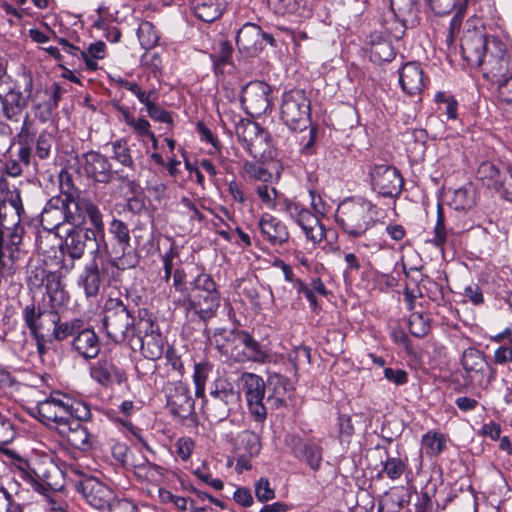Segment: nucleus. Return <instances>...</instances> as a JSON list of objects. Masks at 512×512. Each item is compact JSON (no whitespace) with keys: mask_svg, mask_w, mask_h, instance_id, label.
Listing matches in <instances>:
<instances>
[{"mask_svg":"<svg viewBox=\"0 0 512 512\" xmlns=\"http://www.w3.org/2000/svg\"><path fill=\"white\" fill-rule=\"evenodd\" d=\"M68 415L67 420L77 419L80 423L87 421L91 417L90 407L82 401H73L67 397Z\"/></svg>","mask_w":512,"mask_h":512,"instance_id":"obj_57","label":"nucleus"},{"mask_svg":"<svg viewBox=\"0 0 512 512\" xmlns=\"http://www.w3.org/2000/svg\"><path fill=\"white\" fill-rule=\"evenodd\" d=\"M232 357L238 362L267 363L271 360L267 347L260 344L250 333L244 330L240 333L238 348L236 352H232Z\"/></svg>","mask_w":512,"mask_h":512,"instance_id":"obj_24","label":"nucleus"},{"mask_svg":"<svg viewBox=\"0 0 512 512\" xmlns=\"http://www.w3.org/2000/svg\"><path fill=\"white\" fill-rule=\"evenodd\" d=\"M372 190L388 198L400 195L404 179L397 168L387 164H374L369 169Z\"/></svg>","mask_w":512,"mask_h":512,"instance_id":"obj_12","label":"nucleus"},{"mask_svg":"<svg viewBox=\"0 0 512 512\" xmlns=\"http://www.w3.org/2000/svg\"><path fill=\"white\" fill-rule=\"evenodd\" d=\"M503 170H499L496 165L491 162H482L477 170V177L489 188H493L499 180Z\"/></svg>","mask_w":512,"mask_h":512,"instance_id":"obj_52","label":"nucleus"},{"mask_svg":"<svg viewBox=\"0 0 512 512\" xmlns=\"http://www.w3.org/2000/svg\"><path fill=\"white\" fill-rule=\"evenodd\" d=\"M484 77L493 81L497 86L512 69L504 44L496 38L491 39L490 50L485 55L483 64L479 65Z\"/></svg>","mask_w":512,"mask_h":512,"instance_id":"obj_15","label":"nucleus"},{"mask_svg":"<svg viewBox=\"0 0 512 512\" xmlns=\"http://www.w3.org/2000/svg\"><path fill=\"white\" fill-rule=\"evenodd\" d=\"M190 8L195 16L203 22L217 20L223 11L220 0H189Z\"/></svg>","mask_w":512,"mask_h":512,"instance_id":"obj_36","label":"nucleus"},{"mask_svg":"<svg viewBox=\"0 0 512 512\" xmlns=\"http://www.w3.org/2000/svg\"><path fill=\"white\" fill-rule=\"evenodd\" d=\"M431 9L438 15L449 14L456 8L466 9L468 0H426Z\"/></svg>","mask_w":512,"mask_h":512,"instance_id":"obj_58","label":"nucleus"},{"mask_svg":"<svg viewBox=\"0 0 512 512\" xmlns=\"http://www.w3.org/2000/svg\"><path fill=\"white\" fill-rule=\"evenodd\" d=\"M54 271H48L42 266H35L27 270L26 283L30 290L44 286L46 279Z\"/></svg>","mask_w":512,"mask_h":512,"instance_id":"obj_59","label":"nucleus"},{"mask_svg":"<svg viewBox=\"0 0 512 512\" xmlns=\"http://www.w3.org/2000/svg\"><path fill=\"white\" fill-rule=\"evenodd\" d=\"M34 310L32 312L26 311V313H22L23 321L28 328L31 336L36 341V347L38 354L42 357L46 351V338L43 332L47 330L46 325L42 322L41 318L35 316Z\"/></svg>","mask_w":512,"mask_h":512,"instance_id":"obj_37","label":"nucleus"},{"mask_svg":"<svg viewBox=\"0 0 512 512\" xmlns=\"http://www.w3.org/2000/svg\"><path fill=\"white\" fill-rule=\"evenodd\" d=\"M82 167L87 178L101 184L110 183L118 174L112 170L109 158L94 150L82 155Z\"/></svg>","mask_w":512,"mask_h":512,"instance_id":"obj_23","label":"nucleus"},{"mask_svg":"<svg viewBox=\"0 0 512 512\" xmlns=\"http://www.w3.org/2000/svg\"><path fill=\"white\" fill-rule=\"evenodd\" d=\"M449 206L455 211H469L476 204V191L471 184L453 191Z\"/></svg>","mask_w":512,"mask_h":512,"instance_id":"obj_40","label":"nucleus"},{"mask_svg":"<svg viewBox=\"0 0 512 512\" xmlns=\"http://www.w3.org/2000/svg\"><path fill=\"white\" fill-rule=\"evenodd\" d=\"M243 148L253 157L257 156L256 146L264 139V131L260 125L246 118H239L235 131Z\"/></svg>","mask_w":512,"mask_h":512,"instance_id":"obj_28","label":"nucleus"},{"mask_svg":"<svg viewBox=\"0 0 512 512\" xmlns=\"http://www.w3.org/2000/svg\"><path fill=\"white\" fill-rule=\"evenodd\" d=\"M163 392L166 397V406L174 416L187 419L194 412V399L189 386L182 381L168 382Z\"/></svg>","mask_w":512,"mask_h":512,"instance_id":"obj_16","label":"nucleus"},{"mask_svg":"<svg viewBox=\"0 0 512 512\" xmlns=\"http://www.w3.org/2000/svg\"><path fill=\"white\" fill-rule=\"evenodd\" d=\"M1 200L5 201V206L9 205L12 209L11 212L19 217V219L22 221L23 217L25 216V209L21 196V190L17 187L8 189L5 197Z\"/></svg>","mask_w":512,"mask_h":512,"instance_id":"obj_56","label":"nucleus"},{"mask_svg":"<svg viewBox=\"0 0 512 512\" xmlns=\"http://www.w3.org/2000/svg\"><path fill=\"white\" fill-rule=\"evenodd\" d=\"M447 446V440L443 433L429 430L422 435L420 441V451L428 458L439 456Z\"/></svg>","mask_w":512,"mask_h":512,"instance_id":"obj_38","label":"nucleus"},{"mask_svg":"<svg viewBox=\"0 0 512 512\" xmlns=\"http://www.w3.org/2000/svg\"><path fill=\"white\" fill-rule=\"evenodd\" d=\"M371 57L377 61H391L395 56V50L389 40L382 36H375L371 40Z\"/></svg>","mask_w":512,"mask_h":512,"instance_id":"obj_47","label":"nucleus"},{"mask_svg":"<svg viewBox=\"0 0 512 512\" xmlns=\"http://www.w3.org/2000/svg\"><path fill=\"white\" fill-rule=\"evenodd\" d=\"M232 52L233 48L229 42L220 43L219 50L211 55L216 73L222 72L226 65L232 64Z\"/></svg>","mask_w":512,"mask_h":512,"instance_id":"obj_55","label":"nucleus"},{"mask_svg":"<svg viewBox=\"0 0 512 512\" xmlns=\"http://www.w3.org/2000/svg\"><path fill=\"white\" fill-rule=\"evenodd\" d=\"M461 364L466 378L481 389H487L495 379V369L487 362L485 354L476 348L464 350Z\"/></svg>","mask_w":512,"mask_h":512,"instance_id":"obj_8","label":"nucleus"},{"mask_svg":"<svg viewBox=\"0 0 512 512\" xmlns=\"http://www.w3.org/2000/svg\"><path fill=\"white\" fill-rule=\"evenodd\" d=\"M72 350L85 359L97 357L100 351V343L97 334L93 329L86 327L73 338L71 343Z\"/></svg>","mask_w":512,"mask_h":512,"instance_id":"obj_34","label":"nucleus"},{"mask_svg":"<svg viewBox=\"0 0 512 512\" xmlns=\"http://www.w3.org/2000/svg\"><path fill=\"white\" fill-rule=\"evenodd\" d=\"M92 255V260L83 267L77 279V285L83 290L86 298H95L99 294L108 267L111 266L107 261L98 263L99 256Z\"/></svg>","mask_w":512,"mask_h":512,"instance_id":"obj_22","label":"nucleus"},{"mask_svg":"<svg viewBox=\"0 0 512 512\" xmlns=\"http://www.w3.org/2000/svg\"><path fill=\"white\" fill-rule=\"evenodd\" d=\"M103 232H97V228H84L73 226L66 230L65 239L62 244V252L72 260H79L83 257L88 242L96 246L97 237H102Z\"/></svg>","mask_w":512,"mask_h":512,"instance_id":"obj_21","label":"nucleus"},{"mask_svg":"<svg viewBox=\"0 0 512 512\" xmlns=\"http://www.w3.org/2000/svg\"><path fill=\"white\" fill-rule=\"evenodd\" d=\"M90 376L102 386L113 383L121 384L126 380L124 370L119 368L111 359L101 358L90 367Z\"/></svg>","mask_w":512,"mask_h":512,"instance_id":"obj_27","label":"nucleus"},{"mask_svg":"<svg viewBox=\"0 0 512 512\" xmlns=\"http://www.w3.org/2000/svg\"><path fill=\"white\" fill-rule=\"evenodd\" d=\"M452 228H446V219L444 214V208L441 203L437 204V215L436 222L433 229V237L427 240V243L432 244L436 248L444 251L445 245L448 242V237L450 232H452Z\"/></svg>","mask_w":512,"mask_h":512,"instance_id":"obj_41","label":"nucleus"},{"mask_svg":"<svg viewBox=\"0 0 512 512\" xmlns=\"http://www.w3.org/2000/svg\"><path fill=\"white\" fill-rule=\"evenodd\" d=\"M288 380L281 376L271 377L269 386H273V392L268 395L266 402L274 408H279L285 404V395L287 393Z\"/></svg>","mask_w":512,"mask_h":512,"instance_id":"obj_46","label":"nucleus"},{"mask_svg":"<svg viewBox=\"0 0 512 512\" xmlns=\"http://www.w3.org/2000/svg\"><path fill=\"white\" fill-rule=\"evenodd\" d=\"M102 325L106 335L118 344H129L138 330L135 318L119 298L109 297L104 304Z\"/></svg>","mask_w":512,"mask_h":512,"instance_id":"obj_3","label":"nucleus"},{"mask_svg":"<svg viewBox=\"0 0 512 512\" xmlns=\"http://www.w3.org/2000/svg\"><path fill=\"white\" fill-rule=\"evenodd\" d=\"M41 319L46 325L47 331L52 328V337L57 341H63L70 336L74 338L85 325V321L79 317L61 321L59 311H44Z\"/></svg>","mask_w":512,"mask_h":512,"instance_id":"obj_25","label":"nucleus"},{"mask_svg":"<svg viewBox=\"0 0 512 512\" xmlns=\"http://www.w3.org/2000/svg\"><path fill=\"white\" fill-rule=\"evenodd\" d=\"M111 158L121 164L123 167L131 170L135 169V161L132 156L131 148L125 138L117 139L110 143Z\"/></svg>","mask_w":512,"mask_h":512,"instance_id":"obj_44","label":"nucleus"},{"mask_svg":"<svg viewBox=\"0 0 512 512\" xmlns=\"http://www.w3.org/2000/svg\"><path fill=\"white\" fill-rule=\"evenodd\" d=\"M210 397L223 403L234 413L241 408V393L226 377H217L210 388Z\"/></svg>","mask_w":512,"mask_h":512,"instance_id":"obj_26","label":"nucleus"},{"mask_svg":"<svg viewBox=\"0 0 512 512\" xmlns=\"http://www.w3.org/2000/svg\"><path fill=\"white\" fill-rule=\"evenodd\" d=\"M163 469L149 462L148 460H144L141 463L134 465V474L143 480H147L150 482L157 481L159 478L163 476Z\"/></svg>","mask_w":512,"mask_h":512,"instance_id":"obj_53","label":"nucleus"},{"mask_svg":"<svg viewBox=\"0 0 512 512\" xmlns=\"http://www.w3.org/2000/svg\"><path fill=\"white\" fill-rule=\"evenodd\" d=\"M236 45L250 56L258 54L264 48L261 28L253 23L244 24L236 35Z\"/></svg>","mask_w":512,"mask_h":512,"instance_id":"obj_32","label":"nucleus"},{"mask_svg":"<svg viewBox=\"0 0 512 512\" xmlns=\"http://www.w3.org/2000/svg\"><path fill=\"white\" fill-rule=\"evenodd\" d=\"M25 229L21 223L0 230V277L13 276L26 255Z\"/></svg>","mask_w":512,"mask_h":512,"instance_id":"obj_4","label":"nucleus"},{"mask_svg":"<svg viewBox=\"0 0 512 512\" xmlns=\"http://www.w3.org/2000/svg\"><path fill=\"white\" fill-rule=\"evenodd\" d=\"M212 371V364L209 362L196 363L194 366L193 381L195 384V395L198 398L205 396V384Z\"/></svg>","mask_w":512,"mask_h":512,"instance_id":"obj_51","label":"nucleus"},{"mask_svg":"<svg viewBox=\"0 0 512 512\" xmlns=\"http://www.w3.org/2000/svg\"><path fill=\"white\" fill-rule=\"evenodd\" d=\"M256 193L263 205L268 209H276L277 190L268 184L262 183L256 187Z\"/></svg>","mask_w":512,"mask_h":512,"instance_id":"obj_63","label":"nucleus"},{"mask_svg":"<svg viewBox=\"0 0 512 512\" xmlns=\"http://www.w3.org/2000/svg\"><path fill=\"white\" fill-rule=\"evenodd\" d=\"M258 226L263 238L272 245H282L289 239V231L285 223L271 214H263Z\"/></svg>","mask_w":512,"mask_h":512,"instance_id":"obj_31","label":"nucleus"},{"mask_svg":"<svg viewBox=\"0 0 512 512\" xmlns=\"http://www.w3.org/2000/svg\"><path fill=\"white\" fill-rule=\"evenodd\" d=\"M408 324L410 333L418 338L424 337L430 329L428 319L421 313H412Z\"/></svg>","mask_w":512,"mask_h":512,"instance_id":"obj_61","label":"nucleus"},{"mask_svg":"<svg viewBox=\"0 0 512 512\" xmlns=\"http://www.w3.org/2000/svg\"><path fill=\"white\" fill-rule=\"evenodd\" d=\"M281 120L293 131L305 129L310 121V100L301 89H292L282 96Z\"/></svg>","mask_w":512,"mask_h":512,"instance_id":"obj_6","label":"nucleus"},{"mask_svg":"<svg viewBox=\"0 0 512 512\" xmlns=\"http://www.w3.org/2000/svg\"><path fill=\"white\" fill-rule=\"evenodd\" d=\"M75 489L93 508L104 511L113 501L114 491L95 477H86L75 483Z\"/></svg>","mask_w":512,"mask_h":512,"instance_id":"obj_19","label":"nucleus"},{"mask_svg":"<svg viewBox=\"0 0 512 512\" xmlns=\"http://www.w3.org/2000/svg\"><path fill=\"white\" fill-rule=\"evenodd\" d=\"M63 201L69 224L81 226L88 219L91 227L97 228V232L102 233L103 215L91 200L81 197L79 194L74 198L63 199Z\"/></svg>","mask_w":512,"mask_h":512,"instance_id":"obj_13","label":"nucleus"},{"mask_svg":"<svg viewBox=\"0 0 512 512\" xmlns=\"http://www.w3.org/2000/svg\"><path fill=\"white\" fill-rule=\"evenodd\" d=\"M499 195L508 200H512V171L504 169L501 177L493 187Z\"/></svg>","mask_w":512,"mask_h":512,"instance_id":"obj_64","label":"nucleus"},{"mask_svg":"<svg viewBox=\"0 0 512 512\" xmlns=\"http://www.w3.org/2000/svg\"><path fill=\"white\" fill-rule=\"evenodd\" d=\"M40 223L44 230L48 232H52L62 224L68 223L63 197L55 196L49 199L41 213Z\"/></svg>","mask_w":512,"mask_h":512,"instance_id":"obj_30","label":"nucleus"},{"mask_svg":"<svg viewBox=\"0 0 512 512\" xmlns=\"http://www.w3.org/2000/svg\"><path fill=\"white\" fill-rule=\"evenodd\" d=\"M204 412L207 419L211 423H219L226 420L230 414L234 413L227 408L223 403L217 401L213 397L207 399L204 403Z\"/></svg>","mask_w":512,"mask_h":512,"instance_id":"obj_48","label":"nucleus"},{"mask_svg":"<svg viewBox=\"0 0 512 512\" xmlns=\"http://www.w3.org/2000/svg\"><path fill=\"white\" fill-rule=\"evenodd\" d=\"M45 294L41 302H32L27 304L23 309L22 313L32 312L34 310L35 316L41 318L45 312L59 311L69 302V293L65 289V285L62 282L61 275L58 272H53L46 279Z\"/></svg>","mask_w":512,"mask_h":512,"instance_id":"obj_7","label":"nucleus"},{"mask_svg":"<svg viewBox=\"0 0 512 512\" xmlns=\"http://www.w3.org/2000/svg\"><path fill=\"white\" fill-rule=\"evenodd\" d=\"M120 86L130 91L138 99V101L141 104H143L146 108L154 100H158V92L155 88L145 91L137 82L127 80H121Z\"/></svg>","mask_w":512,"mask_h":512,"instance_id":"obj_49","label":"nucleus"},{"mask_svg":"<svg viewBox=\"0 0 512 512\" xmlns=\"http://www.w3.org/2000/svg\"><path fill=\"white\" fill-rule=\"evenodd\" d=\"M269 9L281 16H304L305 7L301 0H267Z\"/></svg>","mask_w":512,"mask_h":512,"instance_id":"obj_45","label":"nucleus"},{"mask_svg":"<svg viewBox=\"0 0 512 512\" xmlns=\"http://www.w3.org/2000/svg\"><path fill=\"white\" fill-rule=\"evenodd\" d=\"M242 330L219 328L216 329L212 336V343L216 348L232 357V352H236L238 348V338Z\"/></svg>","mask_w":512,"mask_h":512,"instance_id":"obj_39","label":"nucleus"},{"mask_svg":"<svg viewBox=\"0 0 512 512\" xmlns=\"http://www.w3.org/2000/svg\"><path fill=\"white\" fill-rule=\"evenodd\" d=\"M53 141V135L50 132L43 130L36 141L35 155L41 160L47 159L50 156Z\"/></svg>","mask_w":512,"mask_h":512,"instance_id":"obj_62","label":"nucleus"},{"mask_svg":"<svg viewBox=\"0 0 512 512\" xmlns=\"http://www.w3.org/2000/svg\"><path fill=\"white\" fill-rule=\"evenodd\" d=\"M383 472L391 480L399 479L406 469V462L398 457L387 456L386 460L382 462Z\"/></svg>","mask_w":512,"mask_h":512,"instance_id":"obj_60","label":"nucleus"},{"mask_svg":"<svg viewBox=\"0 0 512 512\" xmlns=\"http://www.w3.org/2000/svg\"><path fill=\"white\" fill-rule=\"evenodd\" d=\"M190 293L198 292H219L217 285L211 276V274L202 270L191 282H190Z\"/></svg>","mask_w":512,"mask_h":512,"instance_id":"obj_54","label":"nucleus"},{"mask_svg":"<svg viewBox=\"0 0 512 512\" xmlns=\"http://www.w3.org/2000/svg\"><path fill=\"white\" fill-rule=\"evenodd\" d=\"M66 90L59 84L53 83L51 86L35 91L38 107H46L48 109H56L59 101ZM36 103V101H34Z\"/></svg>","mask_w":512,"mask_h":512,"instance_id":"obj_42","label":"nucleus"},{"mask_svg":"<svg viewBox=\"0 0 512 512\" xmlns=\"http://www.w3.org/2000/svg\"><path fill=\"white\" fill-rule=\"evenodd\" d=\"M284 443L291 455L299 462L308 466L313 472L320 470L323 462V447L319 442L291 433L285 436Z\"/></svg>","mask_w":512,"mask_h":512,"instance_id":"obj_11","label":"nucleus"},{"mask_svg":"<svg viewBox=\"0 0 512 512\" xmlns=\"http://www.w3.org/2000/svg\"><path fill=\"white\" fill-rule=\"evenodd\" d=\"M68 415L67 396L60 392H53L50 397L39 401L33 409V416L41 422H53L58 430L60 424L65 423Z\"/></svg>","mask_w":512,"mask_h":512,"instance_id":"obj_18","label":"nucleus"},{"mask_svg":"<svg viewBox=\"0 0 512 512\" xmlns=\"http://www.w3.org/2000/svg\"><path fill=\"white\" fill-rule=\"evenodd\" d=\"M109 239H105V229L102 237H97L96 248L91 254L100 256L105 254L107 262L119 270H126L136 267L139 263V256L135 248L131 246L130 230L126 223L114 218L108 228Z\"/></svg>","mask_w":512,"mask_h":512,"instance_id":"obj_1","label":"nucleus"},{"mask_svg":"<svg viewBox=\"0 0 512 512\" xmlns=\"http://www.w3.org/2000/svg\"><path fill=\"white\" fill-rule=\"evenodd\" d=\"M177 305L186 311L187 317H198L202 321H207L215 316L220 306V293H189L179 299Z\"/></svg>","mask_w":512,"mask_h":512,"instance_id":"obj_14","label":"nucleus"},{"mask_svg":"<svg viewBox=\"0 0 512 512\" xmlns=\"http://www.w3.org/2000/svg\"><path fill=\"white\" fill-rule=\"evenodd\" d=\"M57 432L75 449L88 451L92 447L88 428L77 419L60 424Z\"/></svg>","mask_w":512,"mask_h":512,"instance_id":"obj_29","label":"nucleus"},{"mask_svg":"<svg viewBox=\"0 0 512 512\" xmlns=\"http://www.w3.org/2000/svg\"><path fill=\"white\" fill-rule=\"evenodd\" d=\"M275 210L293 220L301 228L306 240L312 242L313 245L323 240L325 231L320 219L302 204L278 196Z\"/></svg>","mask_w":512,"mask_h":512,"instance_id":"obj_5","label":"nucleus"},{"mask_svg":"<svg viewBox=\"0 0 512 512\" xmlns=\"http://www.w3.org/2000/svg\"><path fill=\"white\" fill-rule=\"evenodd\" d=\"M118 111L122 114L123 121L129 126L139 138L152 136L151 125L144 117H135L127 107L119 106Z\"/></svg>","mask_w":512,"mask_h":512,"instance_id":"obj_43","label":"nucleus"},{"mask_svg":"<svg viewBox=\"0 0 512 512\" xmlns=\"http://www.w3.org/2000/svg\"><path fill=\"white\" fill-rule=\"evenodd\" d=\"M241 383L250 415L256 422L263 423L268 414L265 405L266 385L263 378L254 373L244 372L241 375Z\"/></svg>","mask_w":512,"mask_h":512,"instance_id":"obj_10","label":"nucleus"},{"mask_svg":"<svg viewBox=\"0 0 512 512\" xmlns=\"http://www.w3.org/2000/svg\"><path fill=\"white\" fill-rule=\"evenodd\" d=\"M378 209L370 200L354 197L344 200L337 209L336 222L351 238H359L377 223Z\"/></svg>","mask_w":512,"mask_h":512,"instance_id":"obj_2","label":"nucleus"},{"mask_svg":"<svg viewBox=\"0 0 512 512\" xmlns=\"http://www.w3.org/2000/svg\"><path fill=\"white\" fill-rule=\"evenodd\" d=\"M128 346L134 351H141L147 359L158 360L164 352V339L157 325L149 320H141L138 323V330Z\"/></svg>","mask_w":512,"mask_h":512,"instance_id":"obj_9","label":"nucleus"},{"mask_svg":"<svg viewBox=\"0 0 512 512\" xmlns=\"http://www.w3.org/2000/svg\"><path fill=\"white\" fill-rule=\"evenodd\" d=\"M399 82L402 90L408 95L419 94L424 86V72L417 62H407L399 71Z\"/></svg>","mask_w":512,"mask_h":512,"instance_id":"obj_33","label":"nucleus"},{"mask_svg":"<svg viewBox=\"0 0 512 512\" xmlns=\"http://www.w3.org/2000/svg\"><path fill=\"white\" fill-rule=\"evenodd\" d=\"M491 39L480 29L467 30L461 38L463 59L472 67L483 64Z\"/></svg>","mask_w":512,"mask_h":512,"instance_id":"obj_20","label":"nucleus"},{"mask_svg":"<svg viewBox=\"0 0 512 512\" xmlns=\"http://www.w3.org/2000/svg\"><path fill=\"white\" fill-rule=\"evenodd\" d=\"M137 36L140 45L145 50H150L154 48L159 41V35L157 30L155 29L154 25L148 21L140 23L137 30Z\"/></svg>","mask_w":512,"mask_h":512,"instance_id":"obj_50","label":"nucleus"},{"mask_svg":"<svg viewBox=\"0 0 512 512\" xmlns=\"http://www.w3.org/2000/svg\"><path fill=\"white\" fill-rule=\"evenodd\" d=\"M272 89L263 81L249 82L242 90L241 102L251 116H261L271 110Z\"/></svg>","mask_w":512,"mask_h":512,"instance_id":"obj_17","label":"nucleus"},{"mask_svg":"<svg viewBox=\"0 0 512 512\" xmlns=\"http://www.w3.org/2000/svg\"><path fill=\"white\" fill-rule=\"evenodd\" d=\"M27 104L28 101L23 92L15 88H10L2 95V113L9 121L18 122Z\"/></svg>","mask_w":512,"mask_h":512,"instance_id":"obj_35","label":"nucleus"}]
</instances>
